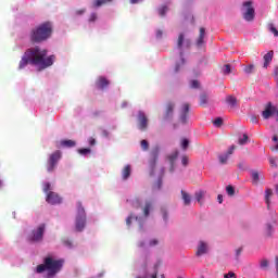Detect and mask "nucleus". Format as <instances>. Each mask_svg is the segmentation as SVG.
I'll use <instances>...</instances> for the list:
<instances>
[{
	"label": "nucleus",
	"mask_w": 278,
	"mask_h": 278,
	"mask_svg": "<svg viewBox=\"0 0 278 278\" xmlns=\"http://www.w3.org/2000/svg\"><path fill=\"white\" fill-rule=\"evenodd\" d=\"M55 62V55L47 56V50L40 49V47L30 48L25 51L22 60L20 61L18 68L23 71L27 64L38 66L41 71L53 66Z\"/></svg>",
	"instance_id": "1"
},
{
	"label": "nucleus",
	"mask_w": 278,
	"mask_h": 278,
	"mask_svg": "<svg viewBox=\"0 0 278 278\" xmlns=\"http://www.w3.org/2000/svg\"><path fill=\"white\" fill-rule=\"evenodd\" d=\"M63 266L64 260H58L51 255H48L43 258V263L36 267V273L40 275L47 271V277L53 278L55 275H58V273H60V270H62Z\"/></svg>",
	"instance_id": "2"
},
{
	"label": "nucleus",
	"mask_w": 278,
	"mask_h": 278,
	"mask_svg": "<svg viewBox=\"0 0 278 278\" xmlns=\"http://www.w3.org/2000/svg\"><path fill=\"white\" fill-rule=\"evenodd\" d=\"M53 34V24L43 22L30 30V42H45Z\"/></svg>",
	"instance_id": "3"
},
{
	"label": "nucleus",
	"mask_w": 278,
	"mask_h": 278,
	"mask_svg": "<svg viewBox=\"0 0 278 278\" xmlns=\"http://www.w3.org/2000/svg\"><path fill=\"white\" fill-rule=\"evenodd\" d=\"M86 228V210L81 202H77L76 231H84Z\"/></svg>",
	"instance_id": "4"
},
{
	"label": "nucleus",
	"mask_w": 278,
	"mask_h": 278,
	"mask_svg": "<svg viewBox=\"0 0 278 278\" xmlns=\"http://www.w3.org/2000/svg\"><path fill=\"white\" fill-rule=\"evenodd\" d=\"M242 16L248 23L255 21V8H253V1L249 0L243 2Z\"/></svg>",
	"instance_id": "5"
},
{
	"label": "nucleus",
	"mask_w": 278,
	"mask_h": 278,
	"mask_svg": "<svg viewBox=\"0 0 278 278\" xmlns=\"http://www.w3.org/2000/svg\"><path fill=\"white\" fill-rule=\"evenodd\" d=\"M46 227L47 226L45 224H41L36 230H33L27 237L28 242H42Z\"/></svg>",
	"instance_id": "6"
},
{
	"label": "nucleus",
	"mask_w": 278,
	"mask_h": 278,
	"mask_svg": "<svg viewBox=\"0 0 278 278\" xmlns=\"http://www.w3.org/2000/svg\"><path fill=\"white\" fill-rule=\"evenodd\" d=\"M160 157V146H155L152 148L150 152V161L149 166L151 168L150 175H153V170H155V166L157 165V160Z\"/></svg>",
	"instance_id": "7"
},
{
	"label": "nucleus",
	"mask_w": 278,
	"mask_h": 278,
	"mask_svg": "<svg viewBox=\"0 0 278 278\" xmlns=\"http://www.w3.org/2000/svg\"><path fill=\"white\" fill-rule=\"evenodd\" d=\"M46 201L47 203H50V205H58L62 203V197H60V194L56 192L50 191L47 194Z\"/></svg>",
	"instance_id": "8"
},
{
	"label": "nucleus",
	"mask_w": 278,
	"mask_h": 278,
	"mask_svg": "<svg viewBox=\"0 0 278 278\" xmlns=\"http://www.w3.org/2000/svg\"><path fill=\"white\" fill-rule=\"evenodd\" d=\"M275 112H277V108L273 105V102H268L265 105V110L263 111L262 116L265 118V121H268V118H270Z\"/></svg>",
	"instance_id": "9"
},
{
	"label": "nucleus",
	"mask_w": 278,
	"mask_h": 278,
	"mask_svg": "<svg viewBox=\"0 0 278 278\" xmlns=\"http://www.w3.org/2000/svg\"><path fill=\"white\" fill-rule=\"evenodd\" d=\"M190 113V104L185 103L182 104V108L180 110V117L179 121L182 123V125H186L188 123V114Z\"/></svg>",
	"instance_id": "10"
},
{
	"label": "nucleus",
	"mask_w": 278,
	"mask_h": 278,
	"mask_svg": "<svg viewBox=\"0 0 278 278\" xmlns=\"http://www.w3.org/2000/svg\"><path fill=\"white\" fill-rule=\"evenodd\" d=\"M138 121H139V129H141V131L147 130V127H149V118H147V115L142 112H139Z\"/></svg>",
	"instance_id": "11"
},
{
	"label": "nucleus",
	"mask_w": 278,
	"mask_h": 278,
	"mask_svg": "<svg viewBox=\"0 0 278 278\" xmlns=\"http://www.w3.org/2000/svg\"><path fill=\"white\" fill-rule=\"evenodd\" d=\"M96 86L99 88V90H105V88L110 86V80L103 76H100L96 81Z\"/></svg>",
	"instance_id": "12"
},
{
	"label": "nucleus",
	"mask_w": 278,
	"mask_h": 278,
	"mask_svg": "<svg viewBox=\"0 0 278 278\" xmlns=\"http://www.w3.org/2000/svg\"><path fill=\"white\" fill-rule=\"evenodd\" d=\"M173 112H175V103L168 102L165 106L164 118L165 119L173 118Z\"/></svg>",
	"instance_id": "13"
},
{
	"label": "nucleus",
	"mask_w": 278,
	"mask_h": 278,
	"mask_svg": "<svg viewBox=\"0 0 278 278\" xmlns=\"http://www.w3.org/2000/svg\"><path fill=\"white\" fill-rule=\"evenodd\" d=\"M275 56V52L273 50L268 51L264 56V63H263V67L264 68H268V66L270 65V62H273V58Z\"/></svg>",
	"instance_id": "14"
},
{
	"label": "nucleus",
	"mask_w": 278,
	"mask_h": 278,
	"mask_svg": "<svg viewBox=\"0 0 278 278\" xmlns=\"http://www.w3.org/2000/svg\"><path fill=\"white\" fill-rule=\"evenodd\" d=\"M62 160V152L60 150L54 151L52 154H50L48 161L58 164Z\"/></svg>",
	"instance_id": "15"
},
{
	"label": "nucleus",
	"mask_w": 278,
	"mask_h": 278,
	"mask_svg": "<svg viewBox=\"0 0 278 278\" xmlns=\"http://www.w3.org/2000/svg\"><path fill=\"white\" fill-rule=\"evenodd\" d=\"M205 253H207V243L200 241L195 255L200 257L201 255H205Z\"/></svg>",
	"instance_id": "16"
},
{
	"label": "nucleus",
	"mask_w": 278,
	"mask_h": 278,
	"mask_svg": "<svg viewBox=\"0 0 278 278\" xmlns=\"http://www.w3.org/2000/svg\"><path fill=\"white\" fill-rule=\"evenodd\" d=\"M204 42H205V28L201 27L200 35L197 40V47H203Z\"/></svg>",
	"instance_id": "17"
},
{
	"label": "nucleus",
	"mask_w": 278,
	"mask_h": 278,
	"mask_svg": "<svg viewBox=\"0 0 278 278\" xmlns=\"http://www.w3.org/2000/svg\"><path fill=\"white\" fill-rule=\"evenodd\" d=\"M180 194L184 201V205H190V203H192V197H190V193L186 192L185 190H181Z\"/></svg>",
	"instance_id": "18"
},
{
	"label": "nucleus",
	"mask_w": 278,
	"mask_h": 278,
	"mask_svg": "<svg viewBox=\"0 0 278 278\" xmlns=\"http://www.w3.org/2000/svg\"><path fill=\"white\" fill-rule=\"evenodd\" d=\"M122 177H123L124 181H126V179H129V177H131V165H126L123 168Z\"/></svg>",
	"instance_id": "19"
},
{
	"label": "nucleus",
	"mask_w": 278,
	"mask_h": 278,
	"mask_svg": "<svg viewBox=\"0 0 278 278\" xmlns=\"http://www.w3.org/2000/svg\"><path fill=\"white\" fill-rule=\"evenodd\" d=\"M61 147H65L67 149H73L77 143L71 139L61 140L60 142Z\"/></svg>",
	"instance_id": "20"
},
{
	"label": "nucleus",
	"mask_w": 278,
	"mask_h": 278,
	"mask_svg": "<svg viewBox=\"0 0 278 278\" xmlns=\"http://www.w3.org/2000/svg\"><path fill=\"white\" fill-rule=\"evenodd\" d=\"M203 199H205V191L195 192V201H198L200 205H203Z\"/></svg>",
	"instance_id": "21"
},
{
	"label": "nucleus",
	"mask_w": 278,
	"mask_h": 278,
	"mask_svg": "<svg viewBox=\"0 0 278 278\" xmlns=\"http://www.w3.org/2000/svg\"><path fill=\"white\" fill-rule=\"evenodd\" d=\"M152 208H153V202H150V201L146 202V205L143 207V215L149 216Z\"/></svg>",
	"instance_id": "22"
},
{
	"label": "nucleus",
	"mask_w": 278,
	"mask_h": 278,
	"mask_svg": "<svg viewBox=\"0 0 278 278\" xmlns=\"http://www.w3.org/2000/svg\"><path fill=\"white\" fill-rule=\"evenodd\" d=\"M270 197H273V189H266L265 202H266L267 207H270Z\"/></svg>",
	"instance_id": "23"
},
{
	"label": "nucleus",
	"mask_w": 278,
	"mask_h": 278,
	"mask_svg": "<svg viewBox=\"0 0 278 278\" xmlns=\"http://www.w3.org/2000/svg\"><path fill=\"white\" fill-rule=\"evenodd\" d=\"M226 103H228V105H231V108H236V105L238 103V99H236V97H233V96H228L226 98Z\"/></svg>",
	"instance_id": "24"
},
{
	"label": "nucleus",
	"mask_w": 278,
	"mask_h": 278,
	"mask_svg": "<svg viewBox=\"0 0 278 278\" xmlns=\"http://www.w3.org/2000/svg\"><path fill=\"white\" fill-rule=\"evenodd\" d=\"M251 177H252V182L254 185H258L260 184V172L257 170H252L251 172Z\"/></svg>",
	"instance_id": "25"
},
{
	"label": "nucleus",
	"mask_w": 278,
	"mask_h": 278,
	"mask_svg": "<svg viewBox=\"0 0 278 278\" xmlns=\"http://www.w3.org/2000/svg\"><path fill=\"white\" fill-rule=\"evenodd\" d=\"M55 166H58L56 163H53L48 160L47 165H46L48 173H53V170H55Z\"/></svg>",
	"instance_id": "26"
},
{
	"label": "nucleus",
	"mask_w": 278,
	"mask_h": 278,
	"mask_svg": "<svg viewBox=\"0 0 278 278\" xmlns=\"http://www.w3.org/2000/svg\"><path fill=\"white\" fill-rule=\"evenodd\" d=\"M112 0H94L93 8H101V5H105V3H110Z\"/></svg>",
	"instance_id": "27"
},
{
	"label": "nucleus",
	"mask_w": 278,
	"mask_h": 278,
	"mask_svg": "<svg viewBox=\"0 0 278 278\" xmlns=\"http://www.w3.org/2000/svg\"><path fill=\"white\" fill-rule=\"evenodd\" d=\"M179 156V152H174L167 156V160L170 162V164H175V160Z\"/></svg>",
	"instance_id": "28"
},
{
	"label": "nucleus",
	"mask_w": 278,
	"mask_h": 278,
	"mask_svg": "<svg viewBox=\"0 0 278 278\" xmlns=\"http://www.w3.org/2000/svg\"><path fill=\"white\" fill-rule=\"evenodd\" d=\"M243 71H244V73H245L247 75H251V73H253V72L255 71V65L250 64V65L245 66V67L243 68Z\"/></svg>",
	"instance_id": "29"
},
{
	"label": "nucleus",
	"mask_w": 278,
	"mask_h": 278,
	"mask_svg": "<svg viewBox=\"0 0 278 278\" xmlns=\"http://www.w3.org/2000/svg\"><path fill=\"white\" fill-rule=\"evenodd\" d=\"M218 160H219V163L220 164H227V161L229 160V154H220L219 156H218Z\"/></svg>",
	"instance_id": "30"
},
{
	"label": "nucleus",
	"mask_w": 278,
	"mask_h": 278,
	"mask_svg": "<svg viewBox=\"0 0 278 278\" xmlns=\"http://www.w3.org/2000/svg\"><path fill=\"white\" fill-rule=\"evenodd\" d=\"M184 39H185L184 33H180L177 40L178 49H181V47H184Z\"/></svg>",
	"instance_id": "31"
},
{
	"label": "nucleus",
	"mask_w": 278,
	"mask_h": 278,
	"mask_svg": "<svg viewBox=\"0 0 278 278\" xmlns=\"http://www.w3.org/2000/svg\"><path fill=\"white\" fill-rule=\"evenodd\" d=\"M226 192L229 197H233V194H236V189L233 188V186L229 185L226 187Z\"/></svg>",
	"instance_id": "32"
},
{
	"label": "nucleus",
	"mask_w": 278,
	"mask_h": 278,
	"mask_svg": "<svg viewBox=\"0 0 278 278\" xmlns=\"http://www.w3.org/2000/svg\"><path fill=\"white\" fill-rule=\"evenodd\" d=\"M230 73H231V65H230V64L224 65V67H223V74H224V75H230Z\"/></svg>",
	"instance_id": "33"
},
{
	"label": "nucleus",
	"mask_w": 278,
	"mask_h": 278,
	"mask_svg": "<svg viewBox=\"0 0 278 278\" xmlns=\"http://www.w3.org/2000/svg\"><path fill=\"white\" fill-rule=\"evenodd\" d=\"M265 233L268 237L273 236V225L266 224Z\"/></svg>",
	"instance_id": "34"
},
{
	"label": "nucleus",
	"mask_w": 278,
	"mask_h": 278,
	"mask_svg": "<svg viewBox=\"0 0 278 278\" xmlns=\"http://www.w3.org/2000/svg\"><path fill=\"white\" fill-rule=\"evenodd\" d=\"M260 266H261V268H263V269L268 268V266H269L268 260H266V258L261 260Z\"/></svg>",
	"instance_id": "35"
},
{
	"label": "nucleus",
	"mask_w": 278,
	"mask_h": 278,
	"mask_svg": "<svg viewBox=\"0 0 278 278\" xmlns=\"http://www.w3.org/2000/svg\"><path fill=\"white\" fill-rule=\"evenodd\" d=\"M249 142V135L244 134L243 138L239 139V144L244 146Z\"/></svg>",
	"instance_id": "36"
},
{
	"label": "nucleus",
	"mask_w": 278,
	"mask_h": 278,
	"mask_svg": "<svg viewBox=\"0 0 278 278\" xmlns=\"http://www.w3.org/2000/svg\"><path fill=\"white\" fill-rule=\"evenodd\" d=\"M167 11H168V8L166 5L161 7L159 9L160 16H165Z\"/></svg>",
	"instance_id": "37"
},
{
	"label": "nucleus",
	"mask_w": 278,
	"mask_h": 278,
	"mask_svg": "<svg viewBox=\"0 0 278 278\" xmlns=\"http://www.w3.org/2000/svg\"><path fill=\"white\" fill-rule=\"evenodd\" d=\"M213 124L215 125V127H222L223 126V117L215 118Z\"/></svg>",
	"instance_id": "38"
},
{
	"label": "nucleus",
	"mask_w": 278,
	"mask_h": 278,
	"mask_svg": "<svg viewBox=\"0 0 278 278\" xmlns=\"http://www.w3.org/2000/svg\"><path fill=\"white\" fill-rule=\"evenodd\" d=\"M90 148H83V149H79L78 150V153L80 154V155H88V153H90Z\"/></svg>",
	"instance_id": "39"
},
{
	"label": "nucleus",
	"mask_w": 278,
	"mask_h": 278,
	"mask_svg": "<svg viewBox=\"0 0 278 278\" xmlns=\"http://www.w3.org/2000/svg\"><path fill=\"white\" fill-rule=\"evenodd\" d=\"M206 103H207V96L206 94L200 96V105H206Z\"/></svg>",
	"instance_id": "40"
},
{
	"label": "nucleus",
	"mask_w": 278,
	"mask_h": 278,
	"mask_svg": "<svg viewBox=\"0 0 278 278\" xmlns=\"http://www.w3.org/2000/svg\"><path fill=\"white\" fill-rule=\"evenodd\" d=\"M268 28H269V31H271V34H274V36H278V30L274 24H269Z\"/></svg>",
	"instance_id": "41"
},
{
	"label": "nucleus",
	"mask_w": 278,
	"mask_h": 278,
	"mask_svg": "<svg viewBox=\"0 0 278 278\" xmlns=\"http://www.w3.org/2000/svg\"><path fill=\"white\" fill-rule=\"evenodd\" d=\"M43 192H46V194H49V192H51V184L50 182H46L43 185Z\"/></svg>",
	"instance_id": "42"
},
{
	"label": "nucleus",
	"mask_w": 278,
	"mask_h": 278,
	"mask_svg": "<svg viewBox=\"0 0 278 278\" xmlns=\"http://www.w3.org/2000/svg\"><path fill=\"white\" fill-rule=\"evenodd\" d=\"M141 148L143 149V151H149V141L147 140H141Z\"/></svg>",
	"instance_id": "43"
},
{
	"label": "nucleus",
	"mask_w": 278,
	"mask_h": 278,
	"mask_svg": "<svg viewBox=\"0 0 278 278\" xmlns=\"http://www.w3.org/2000/svg\"><path fill=\"white\" fill-rule=\"evenodd\" d=\"M189 144H190V141L188 139H182L181 148L184 149V151L188 149Z\"/></svg>",
	"instance_id": "44"
},
{
	"label": "nucleus",
	"mask_w": 278,
	"mask_h": 278,
	"mask_svg": "<svg viewBox=\"0 0 278 278\" xmlns=\"http://www.w3.org/2000/svg\"><path fill=\"white\" fill-rule=\"evenodd\" d=\"M233 151H236V146H231V147L228 149V151L226 152V155H228V157H229L230 155H233Z\"/></svg>",
	"instance_id": "45"
},
{
	"label": "nucleus",
	"mask_w": 278,
	"mask_h": 278,
	"mask_svg": "<svg viewBox=\"0 0 278 278\" xmlns=\"http://www.w3.org/2000/svg\"><path fill=\"white\" fill-rule=\"evenodd\" d=\"M188 163H189V159L187 155H184L182 159H181V164L182 166H188Z\"/></svg>",
	"instance_id": "46"
},
{
	"label": "nucleus",
	"mask_w": 278,
	"mask_h": 278,
	"mask_svg": "<svg viewBox=\"0 0 278 278\" xmlns=\"http://www.w3.org/2000/svg\"><path fill=\"white\" fill-rule=\"evenodd\" d=\"M269 164H270V166H274L276 168V166H277V159L276 157H269Z\"/></svg>",
	"instance_id": "47"
},
{
	"label": "nucleus",
	"mask_w": 278,
	"mask_h": 278,
	"mask_svg": "<svg viewBox=\"0 0 278 278\" xmlns=\"http://www.w3.org/2000/svg\"><path fill=\"white\" fill-rule=\"evenodd\" d=\"M250 121H251V123H252L253 125H257V123H258L257 116H255V115H252V116L250 117Z\"/></svg>",
	"instance_id": "48"
},
{
	"label": "nucleus",
	"mask_w": 278,
	"mask_h": 278,
	"mask_svg": "<svg viewBox=\"0 0 278 278\" xmlns=\"http://www.w3.org/2000/svg\"><path fill=\"white\" fill-rule=\"evenodd\" d=\"M94 21H97V13H91L89 17V23H94Z\"/></svg>",
	"instance_id": "49"
},
{
	"label": "nucleus",
	"mask_w": 278,
	"mask_h": 278,
	"mask_svg": "<svg viewBox=\"0 0 278 278\" xmlns=\"http://www.w3.org/2000/svg\"><path fill=\"white\" fill-rule=\"evenodd\" d=\"M224 278H236V273L229 271L228 274H226V275L224 276Z\"/></svg>",
	"instance_id": "50"
},
{
	"label": "nucleus",
	"mask_w": 278,
	"mask_h": 278,
	"mask_svg": "<svg viewBox=\"0 0 278 278\" xmlns=\"http://www.w3.org/2000/svg\"><path fill=\"white\" fill-rule=\"evenodd\" d=\"M240 255H242V248H238V249L236 250V257H237V260L240 258Z\"/></svg>",
	"instance_id": "51"
},
{
	"label": "nucleus",
	"mask_w": 278,
	"mask_h": 278,
	"mask_svg": "<svg viewBox=\"0 0 278 278\" xmlns=\"http://www.w3.org/2000/svg\"><path fill=\"white\" fill-rule=\"evenodd\" d=\"M199 80H191V88H199Z\"/></svg>",
	"instance_id": "52"
},
{
	"label": "nucleus",
	"mask_w": 278,
	"mask_h": 278,
	"mask_svg": "<svg viewBox=\"0 0 278 278\" xmlns=\"http://www.w3.org/2000/svg\"><path fill=\"white\" fill-rule=\"evenodd\" d=\"M134 219V215H130L126 219V225L129 227L131 225V220Z\"/></svg>",
	"instance_id": "53"
},
{
	"label": "nucleus",
	"mask_w": 278,
	"mask_h": 278,
	"mask_svg": "<svg viewBox=\"0 0 278 278\" xmlns=\"http://www.w3.org/2000/svg\"><path fill=\"white\" fill-rule=\"evenodd\" d=\"M156 244H159L157 239H153L150 241V247H156Z\"/></svg>",
	"instance_id": "54"
},
{
	"label": "nucleus",
	"mask_w": 278,
	"mask_h": 278,
	"mask_svg": "<svg viewBox=\"0 0 278 278\" xmlns=\"http://www.w3.org/2000/svg\"><path fill=\"white\" fill-rule=\"evenodd\" d=\"M89 144H90L91 147H94V146L97 144V140H94V138H90V139H89Z\"/></svg>",
	"instance_id": "55"
},
{
	"label": "nucleus",
	"mask_w": 278,
	"mask_h": 278,
	"mask_svg": "<svg viewBox=\"0 0 278 278\" xmlns=\"http://www.w3.org/2000/svg\"><path fill=\"white\" fill-rule=\"evenodd\" d=\"M162 214H163L164 220H167V218H168V213L166 212V210H162Z\"/></svg>",
	"instance_id": "56"
},
{
	"label": "nucleus",
	"mask_w": 278,
	"mask_h": 278,
	"mask_svg": "<svg viewBox=\"0 0 278 278\" xmlns=\"http://www.w3.org/2000/svg\"><path fill=\"white\" fill-rule=\"evenodd\" d=\"M132 5H136V3H142L143 0H129Z\"/></svg>",
	"instance_id": "57"
},
{
	"label": "nucleus",
	"mask_w": 278,
	"mask_h": 278,
	"mask_svg": "<svg viewBox=\"0 0 278 278\" xmlns=\"http://www.w3.org/2000/svg\"><path fill=\"white\" fill-rule=\"evenodd\" d=\"M163 34L164 33L162 30H157L156 31V38H162Z\"/></svg>",
	"instance_id": "58"
},
{
	"label": "nucleus",
	"mask_w": 278,
	"mask_h": 278,
	"mask_svg": "<svg viewBox=\"0 0 278 278\" xmlns=\"http://www.w3.org/2000/svg\"><path fill=\"white\" fill-rule=\"evenodd\" d=\"M84 12H86V10H78V11H76V14H77L78 16H81V14H84Z\"/></svg>",
	"instance_id": "59"
},
{
	"label": "nucleus",
	"mask_w": 278,
	"mask_h": 278,
	"mask_svg": "<svg viewBox=\"0 0 278 278\" xmlns=\"http://www.w3.org/2000/svg\"><path fill=\"white\" fill-rule=\"evenodd\" d=\"M217 201H218V203H223V195L222 194L217 195Z\"/></svg>",
	"instance_id": "60"
},
{
	"label": "nucleus",
	"mask_w": 278,
	"mask_h": 278,
	"mask_svg": "<svg viewBox=\"0 0 278 278\" xmlns=\"http://www.w3.org/2000/svg\"><path fill=\"white\" fill-rule=\"evenodd\" d=\"M144 245H146L144 241H140V242L138 243V247H139L140 249H143Z\"/></svg>",
	"instance_id": "61"
},
{
	"label": "nucleus",
	"mask_w": 278,
	"mask_h": 278,
	"mask_svg": "<svg viewBox=\"0 0 278 278\" xmlns=\"http://www.w3.org/2000/svg\"><path fill=\"white\" fill-rule=\"evenodd\" d=\"M274 75H275V77H278V66H276V67L274 68Z\"/></svg>",
	"instance_id": "62"
},
{
	"label": "nucleus",
	"mask_w": 278,
	"mask_h": 278,
	"mask_svg": "<svg viewBox=\"0 0 278 278\" xmlns=\"http://www.w3.org/2000/svg\"><path fill=\"white\" fill-rule=\"evenodd\" d=\"M160 188H162V180H159L156 185V189L160 190Z\"/></svg>",
	"instance_id": "63"
},
{
	"label": "nucleus",
	"mask_w": 278,
	"mask_h": 278,
	"mask_svg": "<svg viewBox=\"0 0 278 278\" xmlns=\"http://www.w3.org/2000/svg\"><path fill=\"white\" fill-rule=\"evenodd\" d=\"M273 140H274V142H278V137H277V135H275V136L273 137Z\"/></svg>",
	"instance_id": "64"
}]
</instances>
